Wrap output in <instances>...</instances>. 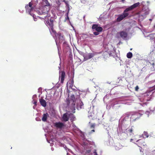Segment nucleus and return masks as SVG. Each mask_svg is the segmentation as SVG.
I'll use <instances>...</instances> for the list:
<instances>
[{
  "label": "nucleus",
  "instance_id": "obj_54",
  "mask_svg": "<svg viewBox=\"0 0 155 155\" xmlns=\"http://www.w3.org/2000/svg\"><path fill=\"white\" fill-rule=\"evenodd\" d=\"M133 140V139H130V142H132V140Z\"/></svg>",
  "mask_w": 155,
  "mask_h": 155
},
{
  "label": "nucleus",
  "instance_id": "obj_37",
  "mask_svg": "<svg viewBox=\"0 0 155 155\" xmlns=\"http://www.w3.org/2000/svg\"><path fill=\"white\" fill-rule=\"evenodd\" d=\"M139 89V87L138 86H137L135 87V90L136 91H137Z\"/></svg>",
  "mask_w": 155,
  "mask_h": 155
},
{
  "label": "nucleus",
  "instance_id": "obj_42",
  "mask_svg": "<svg viewBox=\"0 0 155 155\" xmlns=\"http://www.w3.org/2000/svg\"><path fill=\"white\" fill-rule=\"evenodd\" d=\"M63 147H64V148L66 150H67V147H66L65 145H63Z\"/></svg>",
  "mask_w": 155,
  "mask_h": 155
},
{
  "label": "nucleus",
  "instance_id": "obj_11",
  "mask_svg": "<svg viewBox=\"0 0 155 155\" xmlns=\"http://www.w3.org/2000/svg\"><path fill=\"white\" fill-rule=\"evenodd\" d=\"M97 53L95 52H94L92 53H88L84 57V59L86 60L89 59L94 57L95 55H97Z\"/></svg>",
  "mask_w": 155,
  "mask_h": 155
},
{
  "label": "nucleus",
  "instance_id": "obj_47",
  "mask_svg": "<svg viewBox=\"0 0 155 155\" xmlns=\"http://www.w3.org/2000/svg\"><path fill=\"white\" fill-rule=\"evenodd\" d=\"M121 1V2L123 3H124V1H125V0H120Z\"/></svg>",
  "mask_w": 155,
  "mask_h": 155
},
{
  "label": "nucleus",
  "instance_id": "obj_31",
  "mask_svg": "<svg viewBox=\"0 0 155 155\" xmlns=\"http://www.w3.org/2000/svg\"><path fill=\"white\" fill-rule=\"evenodd\" d=\"M149 113L150 112H149V111H147L145 112V114L147 115V117H148L149 116Z\"/></svg>",
  "mask_w": 155,
  "mask_h": 155
},
{
  "label": "nucleus",
  "instance_id": "obj_15",
  "mask_svg": "<svg viewBox=\"0 0 155 155\" xmlns=\"http://www.w3.org/2000/svg\"><path fill=\"white\" fill-rule=\"evenodd\" d=\"M54 126L57 128H61L64 126V124L60 122H56L55 123Z\"/></svg>",
  "mask_w": 155,
  "mask_h": 155
},
{
  "label": "nucleus",
  "instance_id": "obj_1",
  "mask_svg": "<svg viewBox=\"0 0 155 155\" xmlns=\"http://www.w3.org/2000/svg\"><path fill=\"white\" fill-rule=\"evenodd\" d=\"M138 7H139L140 8H142V9L139 12L138 15L139 20L140 21H142L146 18V15L149 14V8L146 5L145 2H142L140 4V2H138L128 7L124 10L123 13L118 16L117 19V21H120L128 16L129 15L128 12Z\"/></svg>",
  "mask_w": 155,
  "mask_h": 155
},
{
  "label": "nucleus",
  "instance_id": "obj_21",
  "mask_svg": "<svg viewBox=\"0 0 155 155\" xmlns=\"http://www.w3.org/2000/svg\"><path fill=\"white\" fill-rule=\"evenodd\" d=\"M41 104L44 107H45L46 106V101L43 99H40L39 100Z\"/></svg>",
  "mask_w": 155,
  "mask_h": 155
},
{
  "label": "nucleus",
  "instance_id": "obj_28",
  "mask_svg": "<svg viewBox=\"0 0 155 155\" xmlns=\"http://www.w3.org/2000/svg\"><path fill=\"white\" fill-rule=\"evenodd\" d=\"M65 16L66 17L64 21V22H66L68 20V12L66 13Z\"/></svg>",
  "mask_w": 155,
  "mask_h": 155
},
{
  "label": "nucleus",
  "instance_id": "obj_26",
  "mask_svg": "<svg viewBox=\"0 0 155 155\" xmlns=\"http://www.w3.org/2000/svg\"><path fill=\"white\" fill-rule=\"evenodd\" d=\"M133 56L132 53L131 52H129L127 55V57L128 58H131Z\"/></svg>",
  "mask_w": 155,
  "mask_h": 155
},
{
  "label": "nucleus",
  "instance_id": "obj_12",
  "mask_svg": "<svg viewBox=\"0 0 155 155\" xmlns=\"http://www.w3.org/2000/svg\"><path fill=\"white\" fill-rule=\"evenodd\" d=\"M117 35H119L121 38L124 39H125L127 36V33L124 31H122L118 32Z\"/></svg>",
  "mask_w": 155,
  "mask_h": 155
},
{
  "label": "nucleus",
  "instance_id": "obj_43",
  "mask_svg": "<svg viewBox=\"0 0 155 155\" xmlns=\"http://www.w3.org/2000/svg\"><path fill=\"white\" fill-rule=\"evenodd\" d=\"M153 68H155V62L153 64Z\"/></svg>",
  "mask_w": 155,
  "mask_h": 155
},
{
  "label": "nucleus",
  "instance_id": "obj_16",
  "mask_svg": "<svg viewBox=\"0 0 155 155\" xmlns=\"http://www.w3.org/2000/svg\"><path fill=\"white\" fill-rule=\"evenodd\" d=\"M65 76V73L64 71H61L59 77V78L61 79V83H63Z\"/></svg>",
  "mask_w": 155,
  "mask_h": 155
},
{
  "label": "nucleus",
  "instance_id": "obj_22",
  "mask_svg": "<svg viewBox=\"0 0 155 155\" xmlns=\"http://www.w3.org/2000/svg\"><path fill=\"white\" fill-rule=\"evenodd\" d=\"M68 114L67 113H66L63 114L62 118L63 120L64 121H68Z\"/></svg>",
  "mask_w": 155,
  "mask_h": 155
},
{
  "label": "nucleus",
  "instance_id": "obj_41",
  "mask_svg": "<svg viewBox=\"0 0 155 155\" xmlns=\"http://www.w3.org/2000/svg\"><path fill=\"white\" fill-rule=\"evenodd\" d=\"M94 126H95V124H93L91 125V127L94 128Z\"/></svg>",
  "mask_w": 155,
  "mask_h": 155
},
{
  "label": "nucleus",
  "instance_id": "obj_2",
  "mask_svg": "<svg viewBox=\"0 0 155 155\" xmlns=\"http://www.w3.org/2000/svg\"><path fill=\"white\" fill-rule=\"evenodd\" d=\"M71 91L68 90V94ZM68 94V121L70 120L72 123L69 126H68V133L70 132L73 135H75V133L79 129L73 123L76 120L75 117L72 113L75 112V99L74 94L72 95L70 98Z\"/></svg>",
  "mask_w": 155,
  "mask_h": 155
},
{
  "label": "nucleus",
  "instance_id": "obj_51",
  "mask_svg": "<svg viewBox=\"0 0 155 155\" xmlns=\"http://www.w3.org/2000/svg\"><path fill=\"white\" fill-rule=\"evenodd\" d=\"M153 89L155 90V85L153 87Z\"/></svg>",
  "mask_w": 155,
  "mask_h": 155
},
{
  "label": "nucleus",
  "instance_id": "obj_23",
  "mask_svg": "<svg viewBox=\"0 0 155 155\" xmlns=\"http://www.w3.org/2000/svg\"><path fill=\"white\" fill-rule=\"evenodd\" d=\"M48 116V114L47 113L44 114L42 120L43 121H46L47 119V117Z\"/></svg>",
  "mask_w": 155,
  "mask_h": 155
},
{
  "label": "nucleus",
  "instance_id": "obj_29",
  "mask_svg": "<svg viewBox=\"0 0 155 155\" xmlns=\"http://www.w3.org/2000/svg\"><path fill=\"white\" fill-rule=\"evenodd\" d=\"M143 134L144 136H145L147 138L149 137V135L148 133L147 132L144 131L143 133Z\"/></svg>",
  "mask_w": 155,
  "mask_h": 155
},
{
  "label": "nucleus",
  "instance_id": "obj_7",
  "mask_svg": "<svg viewBox=\"0 0 155 155\" xmlns=\"http://www.w3.org/2000/svg\"><path fill=\"white\" fill-rule=\"evenodd\" d=\"M73 75H74V73H73ZM74 75H73V77L72 78H71V79H70L69 82V88L70 89H71L74 92H76V93H78V94H77V98H79L80 97V94L79 93V92L76 89L77 88L74 85V81L73 79L74 78Z\"/></svg>",
  "mask_w": 155,
  "mask_h": 155
},
{
  "label": "nucleus",
  "instance_id": "obj_14",
  "mask_svg": "<svg viewBox=\"0 0 155 155\" xmlns=\"http://www.w3.org/2000/svg\"><path fill=\"white\" fill-rule=\"evenodd\" d=\"M48 24L50 26V28L51 30L52 31L55 35L56 34V31L54 30L53 26V21L52 20L50 19L49 21H48Z\"/></svg>",
  "mask_w": 155,
  "mask_h": 155
},
{
  "label": "nucleus",
  "instance_id": "obj_48",
  "mask_svg": "<svg viewBox=\"0 0 155 155\" xmlns=\"http://www.w3.org/2000/svg\"><path fill=\"white\" fill-rule=\"evenodd\" d=\"M94 132V130H91V132Z\"/></svg>",
  "mask_w": 155,
  "mask_h": 155
},
{
  "label": "nucleus",
  "instance_id": "obj_38",
  "mask_svg": "<svg viewBox=\"0 0 155 155\" xmlns=\"http://www.w3.org/2000/svg\"><path fill=\"white\" fill-rule=\"evenodd\" d=\"M153 110H150V111H149V112H150L149 114H151L152 113V112H153V113L154 112V111H152Z\"/></svg>",
  "mask_w": 155,
  "mask_h": 155
},
{
  "label": "nucleus",
  "instance_id": "obj_20",
  "mask_svg": "<svg viewBox=\"0 0 155 155\" xmlns=\"http://www.w3.org/2000/svg\"><path fill=\"white\" fill-rule=\"evenodd\" d=\"M119 103V102L117 101L116 99H114L111 104V107L114 108L116 107H118L119 106H115V105L118 104Z\"/></svg>",
  "mask_w": 155,
  "mask_h": 155
},
{
  "label": "nucleus",
  "instance_id": "obj_24",
  "mask_svg": "<svg viewBox=\"0 0 155 155\" xmlns=\"http://www.w3.org/2000/svg\"><path fill=\"white\" fill-rule=\"evenodd\" d=\"M116 50L115 49H113V50L111 51H110L109 53V55L110 56H113L114 57H115L116 54Z\"/></svg>",
  "mask_w": 155,
  "mask_h": 155
},
{
  "label": "nucleus",
  "instance_id": "obj_13",
  "mask_svg": "<svg viewBox=\"0 0 155 155\" xmlns=\"http://www.w3.org/2000/svg\"><path fill=\"white\" fill-rule=\"evenodd\" d=\"M55 37L57 39H59L60 42H62L64 40V36L60 33L58 32L55 35Z\"/></svg>",
  "mask_w": 155,
  "mask_h": 155
},
{
  "label": "nucleus",
  "instance_id": "obj_59",
  "mask_svg": "<svg viewBox=\"0 0 155 155\" xmlns=\"http://www.w3.org/2000/svg\"><path fill=\"white\" fill-rule=\"evenodd\" d=\"M139 147H140V146L139 145H137Z\"/></svg>",
  "mask_w": 155,
  "mask_h": 155
},
{
  "label": "nucleus",
  "instance_id": "obj_33",
  "mask_svg": "<svg viewBox=\"0 0 155 155\" xmlns=\"http://www.w3.org/2000/svg\"><path fill=\"white\" fill-rule=\"evenodd\" d=\"M45 3L46 4V6H49V4L47 0H45Z\"/></svg>",
  "mask_w": 155,
  "mask_h": 155
},
{
  "label": "nucleus",
  "instance_id": "obj_39",
  "mask_svg": "<svg viewBox=\"0 0 155 155\" xmlns=\"http://www.w3.org/2000/svg\"><path fill=\"white\" fill-rule=\"evenodd\" d=\"M66 89L67 92H68V82H67L66 86Z\"/></svg>",
  "mask_w": 155,
  "mask_h": 155
},
{
  "label": "nucleus",
  "instance_id": "obj_55",
  "mask_svg": "<svg viewBox=\"0 0 155 155\" xmlns=\"http://www.w3.org/2000/svg\"><path fill=\"white\" fill-rule=\"evenodd\" d=\"M154 42H155V39H154V40H153Z\"/></svg>",
  "mask_w": 155,
  "mask_h": 155
},
{
  "label": "nucleus",
  "instance_id": "obj_46",
  "mask_svg": "<svg viewBox=\"0 0 155 155\" xmlns=\"http://www.w3.org/2000/svg\"><path fill=\"white\" fill-rule=\"evenodd\" d=\"M153 30H154L155 29V24H154L153 26Z\"/></svg>",
  "mask_w": 155,
  "mask_h": 155
},
{
  "label": "nucleus",
  "instance_id": "obj_60",
  "mask_svg": "<svg viewBox=\"0 0 155 155\" xmlns=\"http://www.w3.org/2000/svg\"><path fill=\"white\" fill-rule=\"evenodd\" d=\"M68 125H69V121H68Z\"/></svg>",
  "mask_w": 155,
  "mask_h": 155
},
{
  "label": "nucleus",
  "instance_id": "obj_52",
  "mask_svg": "<svg viewBox=\"0 0 155 155\" xmlns=\"http://www.w3.org/2000/svg\"><path fill=\"white\" fill-rule=\"evenodd\" d=\"M155 111V107L154 108L153 110L152 111Z\"/></svg>",
  "mask_w": 155,
  "mask_h": 155
},
{
  "label": "nucleus",
  "instance_id": "obj_27",
  "mask_svg": "<svg viewBox=\"0 0 155 155\" xmlns=\"http://www.w3.org/2000/svg\"><path fill=\"white\" fill-rule=\"evenodd\" d=\"M105 129H106V130H107L108 132V134H109L110 133H111V129H110V128H109V127H108L107 128H105Z\"/></svg>",
  "mask_w": 155,
  "mask_h": 155
},
{
  "label": "nucleus",
  "instance_id": "obj_53",
  "mask_svg": "<svg viewBox=\"0 0 155 155\" xmlns=\"http://www.w3.org/2000/svg\"><path fill=\"white\" fill-rule=\"evenodd\" d=\"M68 152H70L71 151V150L69 149H68Z\"/></svg>",
  "mask_w": 155,
  "mask_h": 155
},
{
  "label": "nucleus",
  "instance_id": "obj_10",
  "mask_svg": "<svg viewBox=\"0 0 155 155\" xmlns=\"http://www.w3.org/2000/svg\"><path fill=\"white\" fill-rule=\"evenodd\" d=\"M32 3L31 2H30L28 4V5H27L25 7L26 11L28 12L31 15L32 14L30 13V12L31 11L33 10L34 8L32 6Z\"/></svg>",
  "mask_w": 155,
  "mask_h": 155
},
{
  "label": "nucleus",
  "instance_id": "obj_3",
  "mask_svg": "<svg viewBox=\"0 0 155 155\" xmlns=\"http://www.w3.org/2000/svg\"><path fill=\"white\" fill-rule=\"evenodd\" d=\"M129 115H127L124 118L119 120L118 127L117 129L118 136L120 139L124 140L127 138L128 133L130 135L132 134L133 126L129 128Z\"/></svg>",
  "mask_w": 155,
  "mask_h": 155
},
{
  "label": "nucleus",
  "instance_id": "obj_44",
  "mask_svg": "<svg viewBox=\"0 0 155 155\" xmlns=\"http://www.w3.org/2000/svg\"><path fill=\"white\" fill-rule=\"evenodd\" d=\"M37 104V101H35L34 102V104L36 105Z\"/></svg>",
  "mask_w": 155,
  "mask_h": 155
},
{
  "label": "nucleus",
  "instance_id": "obj_34",
  "mask_svg": "<svg viewBox=\"0 0 155 155\" xmlns=\"http://www.w3.org/2000/svg\"><path fill=\"white\" fill-rule=\"evenodd\" d=\"M93 153H94V155H98L95 150H94Z\"/></svg>",
  "mask_w": 155,
  "mask_h": 155
},
{
  "label": "nucleus",
  "instance_id": "obj_18",
  "mask_svg": "<svg viewBox=\"0 0 155 155\" xmlns=\"http://www.w3.org/2000/svg\"><path fill=\"white\" fill-rule=\"evenodd\" d=\"M72 55L71 51H69V54L68 56V65L69 64H72L73 63L72 60Z\"/></svg>",
  "mask_w": 155,
  "mask_h": 155
},
{
  "label": "nucleus",
  "instance_id": "obj_36",
  "mask_svg": "<svg viewBox=\"0 0 155 155\" xmlns=\"http://www.w3.org/2000/svg\"><path fill=\"white\" fill-rule=\"evenodd\" d=\"M143 141L141 139H140V140H137L136 142H138V143H141L143 142Z\"/></svg>",
  "mask_w": 155,
  "mask_h": 155
},
{
  "label": "nucleus",
  "instance_id": "obj_58",
  "mask_svg": "<svg viewBox=\"0 0 155 155\" xmlns=\"http://www.w3.org/2000/svg\"><path fill=\"white\" fill-rule=\"evenodd\" d=\"M66 4L67 6L68 5V4L67 3H66Z\"/></svg>",
  "mask_w": 155,
  "mask_h": 155
},
{
  "label": "nucleus",
  "instance_id": "obj_45",
  "mask_svg": "<svg viewBox=\"0 0 155 155\" xmlns=\"http://www.w3.org/2000/svg\"><path fill=\"white\" fill-rule=\"evenodd\" d=\"M115 148L117 150H118L119 149V148H118L117 146L115 147Z\"/></svg>",
  "mask_w": 155,
  "mask_h": 155
},
{
  "label": "nucleus",
  "instance_id": "obj_19",
  "mask_svg": "<svg viewBox=\"0 0 155 155\" xmlns=\"http://www.w3.org/2000/svg\"><path fill=\"white\" fill-rule=\"evenodd\" d=\"M91 107L90 108H88L87 111L88 112V117L90 118V117L93 116L94 114L93 113V110L91 109Z\"/></svg>",
  "mask_w": 155,
  "mask_h": 155
},
{
  "label": "nucleus",
  "instance_id": "obj_17",
  "mask_svg": "<svg viewBox=\"0 0 155 155\" xmlns=\"http://www.w3.org/2000/svg\"><path fill=\"white\" fill-rule=\"evenodd\" d=\"M84 108V104L82 101H80V102L77 105V109L80 110Z\"/></svg>",
  "mask_w": 155,
  "mask_h": 155
},
{
  "label": "nucleus",
  "instance_id": "obj_9",
  "mask_svg": "<svg viewBox=\"0 0 155 155\" xmlns=\"http://www.w3.org/2000/svg\"><path fill=\"white\" fill-rule=\"evenodd\" d=\"M129 115V117H130V114L129 113H127L125 115H124L123 117H122L120 119L123 118L127 114ZM142 114H138L137 113H135L134 114H132L131 116L130 117V119L129 118V121H132V122L135 121L136 120H137L142 115Z\"/></svg>",
  "mask_w": 155,
  "mask_h": 155
},
{
  "label": "nucleus",
  "instance_id": "obj_25",
  "mask_svg": "<svg viewBox=\"0 0 155 155\" xmlns=\"http://www.w3.org/2000/svg\"><path fill=\"white\" fill-rule=\"evenodd\" d=\"M150 39L151 40H153L155 38V34H151L148 35Z\"/></svg>",
  "mask_w": 155,
  "mask_h": 155
},
{
  "label": "nucleus",
  "instance_id": "obj_6",
  "mask_svg": "<svg viewBox=\"0 0 155 155\" xmlns=\"http://www.w3.org/2000/svg\"><path fill=\"white\" fill-rule=\"evenodd\" d=\"M48 9L46 7H44L42 8H39L37 11V13L39 15H43L42 18L43 19H46L47 17H49L50 15L48 13Z\"/></svg>",
  "mask_w": 155,
  "mask_h": 155
},
{
  "label": "nucleus",
  "instance_id": "obj_4",
  "mask_svg": "<svg viewBox=\"0 0 155 155\" xmlns=\"http://www.w3.org/2000/svg\"><path fill=\"white\" fill-rule=\"evenodd\" d=\"M151 92V91L147 92L145 93H143L141 96L138 97V99L140 102V104L143 107L147 106L148 103V101L150 100Z\"/></svg>",
  "mask_w": 155,
  "mask_h": 155
},
{
  "label": "nucleus",
  "instance_id": "obj_32",
  "mask_svg": "<svg viewBox=\"0 0 155 155\" xmlns=\"http://www.w3.org/2000/svg\"><path fill=\"white\" fill-rule=\"evenodd\" d=\"M68 22H69V23L70 24V25H71V26L73 28V29L74 30H75V29L74 28V26H73V25H72V24H71V22L70 21H69V18L68 17Z\"/></svg>",
  "mask_w": 155,
  "mask_h": 155
},
{
  "label": "nucleus",
  "instance_id": "obj_5",
  "mask_svg": "<svg viewBox=\"0 0 155 155\" xmlns=\"http://www.w3.org/2000/svg\"><path fill=\"white\" fill-rule=\"evenodd\" d=\"M74 135L77 136L78 138H80L81 140L83 141L82 146L85 147L88 145L87 142H89V141L86 139L84 133L80 130L79 129L75 133V135Z\"/></svg>",
  "mask_w": 155,
  "mask_h": 155
},
{
  "label": "nucleus",
  "instance_id": "obj_8",
  "mask_svg": "<svg viewBox=\"0 0 155 155\" xmlns=\"http://www.w3.org/2000/svg\"><path fill=\"white\" fill-rule=\"evenodd\" d=\"M92 29L93 31V34L95 35L99 34V32H101L103 30V28L97 24H93L92 26Z\"/></svg>",
  "mask_w": 155,
  "mask_h": 155
},
{
  "label": "nucleus",
  "instance_id": "obj_62",
  "mask_svg": "<svg viewBox=\"0 0 155 155\" xmlns=\"http://www.w3.org/2000/svg\"><path fill=\"white\" fill-rule=\"evenodd\" d=\"M70 146H71V144H70Z\"/></svg>",
  "mask_w": 155,
  "mask_h": 155
},
{
  "label": "nucleus",
  "instance_id": "obj_56",
  "mask_svg": "<svg viewBox=\"0 0 155 155\" xmlns=\"http://www.w3.org/2000/svg\"><path fill=\"white\" fill-rule=\"evenodd\" d=\"M67 155H68V152L67 151Z\"/></svg>",
  "mask_w": 155,
  "mask_h": 155
},
{
  "label": "nucleus",
  "instance_id": "obj_40",
  "mask_svg": "<svg viewBox=\"0 0 155 155\" xmlns=\"http://www.w3.org/2000/svg\"><path fill=\"white\" fill-rule=\"evenodd\" d=\"M78 52L81 55H84V53L81 51H78Z\"/></svg>",
  "mask_w": 155,
  "mask_h": 155
},
{
  "label": "nucleus",
  "instance_id": "obj_61",
  "mask_svg": "<svg viewBox=\"0 0 155 155\" xmlns=\"http://www.w3.org/2000/svg\"><path fill=\"white\" fill-rule=\"evenodd\" d=\"M68 135H70V134H68Z\"/></svg>",
  "mask_w": 155,
  "mask_h": 155
},
{
  "label": "nucleus",
  "instance_id": "obj_49",
  "mask_svg": "<svg viewBox=\"0 0 155 155\" xmlns=\"http://www.w3.org/2000/svg\"><path fill=\"white\" fill-rule=\"evenodd\" d=\"M68 12H69V10H70V7L69 6V5H68Z\"/></svg>",
  "mask_w": 155,
  "mask_h": 155
},
{
  "label": "nucleus",
  "instance_id": "obj_35",
  "mask_svg": "<svg viewBox=\"0 0 155 155\" xmlns=\"http://www.w3.org/2000/svg\"><path fill=\"white\" fill-rule=\"evenodd\" d=\"M31 15L32 16V17H33V18L34 19V21H37V20H36L37 19L35 18V15L34 14H32V15Z\"/></svg>",
  "mask_w": 155,
  "mask_h": 155
},
{
  "label": "nucleus",
  "instance_id": "obj_57",
  "mask_svg": "<svg viewBox=\"0 0 155 155\" xmlns=\"http://www.w3.org/2000/svg\"><path fill=\"white\" fill-rule=\"evenodd\" d=\"M152 20V19H149V20H150V21H151V20Z\"/></svg>",
  "mask_w": 155,
  "mask_h": 155
},
{
  "label": "nucleus",
  "instance_id": "obj_30",
  "mask_svg": "<svg viewBox=\"0 0 155 155\" xmlns=\"http://www.w3.org/2000/svg\"><path fill=\"white\" fill-rule=\"evenodd\" d=\"M91 152V150H86V154H88L90 153Z\"/></svg>",
  "mask_w": 155,
  "mask_h": 155
},
{
  "label": "nucleus",
  "instance_id": "obj_50",
  "mask_svg": "<svg viewBox=\"0 0 155 155\" xmlns=\"http://www.w3.org/2000/svg\"><path fill=\"white\" fill-rule=\"evenodd\" d=\"M153 152V153H155V150H154Z\"/></svg>",
  "mask_w": 155,
  "mask_h": 155
}]
</instances>
